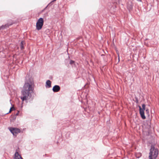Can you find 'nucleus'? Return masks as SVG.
<instances>
[{
	"label": "nucleus",
	"mask_w": 159,
	"mask_h": 159,
	"mask_svg": "<svg viewBox=\"0 0 159 159\" xmlns=\"http://www.w3.org/2000/svg\"><path fill=\"white\" fill-rule=\"evenodd\" d=\"M9 130L13 135L15 136H16L20 132V129L16 128L11 127L9 128Z\"/></svg>",
	"instance_id": "nucleus-4"
},
{
	"label": "nucleus",
	"mask_w": 159,
	"mask_h": 159,
	"mask_svg": "<svg viewBox=\"0 0 159 159\" xmlns=\"http://www.w3.org/2000/svg\"><path fill=\"white\" fill-rule=\"evenodd\" d=\"M52 90L53 92H57L60 90V87L59 85H55L53 87Z\"/></svg>",
	"instance_id": "nucleus-6"
},
{
	"label": "nucleus",
	"mask_w": 159,
	"mask_h": 159,
	"mask_svg": "<svg viewBox=\"0 0 159 159\" xmlns=\"http://www.w3.org/2000/svg\"><path fill=\"white\" fill-rule=\"evenodd\" d=\"M13 23H11V24H7L4 25H2L1 26H0V30H3L7 28L8 27L10 26L11 25L13 24Z\"/></svg>",
	"instance_id": "nucleus-7"
},
{
	"label": "nucleus",
	"mask_w": 159,
	"mask_h": 159,
	"mask_svg": "<svg viewBox=\"0 0 159 159\" xmlns=\"http://www.w3.org/2000/svg\"><path fill=\"white\" fill-rule=\"evenodd\" d=\"M34 83L31 79H26L21 91V99L22 101L33 99L32 93L34 92Z\"/></svg>",
	"instance_id": "nucleus-1"
},
{
	"label": "nucleus",
	"mask_w": 159,
	"mask_h": 159,
	"mask_svg": "<svg viewBox=\"0 0 159 159\" xmlns=\"http://www.w3.org/2000/svg\"><path fill=\"white\" fill-rule=\"evenodd\" d=\"M48 7V5H47L45 7V8L42 11H43L45 10V9H46V8L47 7Z\"/></svg>",
	"instance_id": "nucleus-20"
},
{
	"label": "nucleus",
	"mask_w": 159,
	"mask_h": 159,
	"mask_svg": "<svg viewBox=\"0 0 159 159\" xmlns=\"http://www.w3.org/2000/svg\"><path fill=\"white\" fill-rule=\"evenodd\" d=\"M142 156V154L140 153H137L135 154V156L137 158H139Z\"/></svg>",
	"instance_id": "nucleus-13"
},
{
	"label": "nucleus",
	"mask_w": 159,
	"mask_h": 159,
	"mask_svg": "<svg viewBox=\"0 0 159 159\" xmlns=\"http://www.w3.org/2000/svg\"><path fill=\"white\" fill-rule=\"evenodd\" d=\"M127 8L129 11H131L133 9V5L131 3H128L127 5Z\"/></svg>",
	"instance_id": "nucleus-9"
},
{
	"label": "nucleus",
	"mask_w": 159,
	"mask_h": 159,
	"mask_svg": "<svg viewBox=\"0 0 159 159\" xmlns=\"http://www.w3.org/2000/svg\"><path fill=\"white\" fill-rule=\"evenodd\" d=\"M51 86V82L49 80L47 81L46 83V87L47 88H49Z\"/></svg>",
	"instance_id": "nucleus-10"
},
{
	"label": "nucleus",
	"mask_w": 159,
	"mask_h": 159,
	"mask_svg": "<svg viewBox=\"0 0 159 159\" xmlns=\"http://www.w3.org/2000/svg\"><path fill=\"white\" fill-rule=\"evenodd\" d=\"M44 20L43 18H40L37 20L36 23V29L39 30H41L43 25Z\"/></svg>",
	"instance_id": "nucleus-3"
},
{
	"label": "nucleus",
	"mask_w": 159,
	"mask_h": 159,
	"mask_svg": "<svg viewBox=\"0 0 159 159\" xmlns=\"http://www.w3.org/2000/svg\"><path fill=\"white\" fill-rule=\"evenodd\" d=\"M146 111H148V110H147H147H146Z\"/></svg>",
	"instance_id": "nucleus-23"
},
{
	"label": "nucleus",
	"mask_w": 159,
	"mask_h": 159,
	"mask_svg": "<svg viewBox=\"0 0 159 159\" xmlns=\"http://www.w3.org/2000/svg\"><path fill=\"white\" fill-rule=\"evenodd\" d=\"M68 62V59H65V62L66 64V63Z\"/></svg>",
	"instance_id": "nucleus-19"
},
{
	"label": "nucleus",
	"mask_w": 159,
	"mask_h": 159,
	"mask_svg": "<svg viewBox=\"0 0 159 159\" xmlns=\"http://www.w3.org/2000/svg\"><path fill=\"white\" fill-rule=\"evenodd\" d=\"M25 44V42L24 41H21L20 44V49L21 50H23L24 49V45Z\"/></svg>",
	"instance_id": "nucleus-11"
},
{
	"label": "nucleus",
	"mask_w": 159,
	"mask_h": 159,
	"mask_svg": "<svg viewBox=\"0 0 159 159\" xmlns=\"http://www.w3.org/2000/svg\"><path fill=\"white\" fill-rule=\"evenodd\" d=\"M75 61H73V60H70V64L72 65H73V64H74L75 63Z\"/></svg>",
	"instance_id": "nucleus-17"
},
{
	"label": "nucleus",
	"mask_w": 159,
	"mask_h": 159,
	"mask_svg": "<svg viewBox=\"0 0 159 159\" xmlns=\"http://www.w3.org/2000/svg\"><path fill=\"white\" fill-rule=\"evenodd\" d=\"M15 110V108L14 107H11L9 112L7 114L10 113L11 112V111H12L14 110Z\"/></svg>",
	"instance_id": "nucleus-14"
},
{
	"label": "nucleus",
	"mask_w": 159,
	"mask_h": 159,
	"mask_svg": "<svg viewBox=\"0 0 159 159\" xmlns=\"http://www.w3.org/2000/svg\"><path fill=\"white\" fill-rule=\"evenodd\" d=\"M19 111H18L16 113L15 115H14V116H18L19 115Z\"/></svg>",
	"instance_id": "nucleus-18"
},
{
	"label": "nucleus",
	"mask_w": 159,
	"mask_h": 159,
	"mask_svg": "<svg viewBox=\"0 0 159 159\" xmlns=\"http://www.w3.org/2000/svg\"><path fill=\"white\" fill-rule=\"evenodd\" d=\"M137 1H140L141 0H137Z\"/></svg>",
	"instance_id": "nucleus-21"
},
{
	"label": "nucleus",
	"mask_w": 159,
	"mask_h": 159,
	"mask_svg": "<svg viewBox=\"0 0 159 159\" xmlns=\"http://www.w3.org/2000/svg\"><path fill=\"white\" fill-rule=\"evenodd\" d=\"M16 116L14 115H11V118L10 119V120L11 121H13L16 119Z\"/></svg>",
	"instance_id": "nucleus-12"
},
{
	"label": "nucleus",
	"mask_w": 159,
	"mask_h": 159,
	"mask_svg": "<svg viewBox=\"0 0 159 159\" xmlns=\"http://www.w3.org/2000/svg\"><path fill=\"white\" fill-rule=\"evenodd\" d=\"M135 102L137 104H138L139 103V100L138 98L136 97H135Z\"/></svg>",
	"instance_id": "nucleus-16"
},
{
	"label": "nucleus",
	"mask_w": 159,
	"mask_h": 159,
	"mask_svg": "<svg viewBox=\"0 0 159 159\" xmlns=\"http://www.w3.org/2000/svg\"><path fill=\"white\" fill-rule=\"evenodd\" d=\"M139 113L140 114L141 118L143 119H145L146 116L144 115V111H143V110H142V108L140 106H139Z\"/></svg>",
	"instance_id": "nucleus-5"
},
{
	"label": "nucleus",
	"mask_w": 159,
	"mask_h": 159,
	"mask_svg": "<svg viewBox=\"0 0 159 159\" xmlns=\"http://www.w3.org/2000/svg\"><path fill=\"white\" fill-rule=\"evenodd\" d=\"M14 156L15 157L14 158V159H23L20 155L19 153L17 151L15 152Z\"/></svg>",
	"instance_id": "nucleus-8"
},
{
	"label": "nucleus",
	"mask_w": 159,
	"mask_h": 159,
	"mask_svg": "<svg viewBox=\"0 0 159 159\" xmlns=\"http://www.w3.org/2000/svg\"><path fill=\"white\" fill-rule=\"evenodd\" d=\"M145 105L144 104H143L142 105V110L144 111L145 110Z\"/></svg>",
	"instance_id": "nucleus-15"
},
{
	"label": "nucleus",
	"mask_w": 159,
	"mask_h": 159,
	"mask_svg": "<svg viewBox=\"0 0 159 159\" xmlns=\"http://www.w3.org/2000/svg\"><path fill=\"white\" fill-rule=\"evenodd\" d=\"M149 151V159H156L158 154V149L155 148L154 145H152Z\"/></svg>",
	"instance_id": "nucleus-2"
},
{
	"label": "nucleus",
	"mask_w": 159,
	"mask_h": 159,
	"mask_svg": "<svg viewBox=\"0 0 159 159\" xmlns=\"http://www.w3.org/2000/svg\"><path fill=\"white\" fill-rule=\"evenodd\" d=\"M146 111H148V110H147H147H146Z\"/></svg>",
	"instance_id": "nucleus-22"
},
{
	"label": "nucleus",
	"mask_w": 159,
	"mask_h": 159,
	"mask_svg": "<svg viewBox=\"0 0 159 159\" xmlns=\"http://www.w3.org/2000/svg\"><path fill=\"white\" fill-rule=\"evenodd\" d=\"M118 59H119V57Z\"/></svg>",
	"instance_id": "nucleus-24"
}]
</instances>
